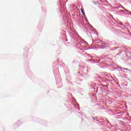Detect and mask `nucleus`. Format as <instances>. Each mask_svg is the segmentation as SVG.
Returning <instances> with one entry per match:
<instances>
[{
    "mask_svg": "<svg viewBox=\"0 0 131 131\" xmlns=\"http://www.w3.org/2000/svg\"><path fill=\"white\" fill-rule=\"evenodd\" d=\"M125 11H126V12H128V10L125 9Z\"/></svg>",
    "mask_w": 131,
    "mask_h": 131,
    "instance_id": "obj_3",
    "label": "nucleus"
},
{
    "mask_svg": "<svg viewBox=\"0 0 131 131\" xmlns=\"http://www.w3.org/2000/svg\"><path fill=\"white\" fill-rule=\"evenodd\" d=\"M101 45H102V46H105V43H104V42H102V43H101Z\"/></svg>",
    "mask_w": 131,
    "mask_h": 131,
    "instance_id": "obj_1",
    "label": "nucleus"
},
{
    "mask_svg": "<svg viewBox=\"0 0 131 131\" xmlns=\"http://www.w3.org/2000/svg\"><path fill=\"white\" fill-rule=\"evenodd\" d=\"M122 8L124 9V10H125V8L124 7H123V6H122Z\"/></svg>",
    "mask_w": 131,
    "mask_h": 131,
    "instance_id": "obj_2",
    "label": "nucleus"
}]
</instances>
